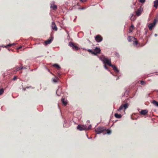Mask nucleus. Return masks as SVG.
Masks as SVG:
<instances>
[{
  "instance_id": "nucleus-1",
  "label": "nucleus",
  "mask_w": 158,
  "mask_h": 158,
  "mask_svg": "<svg viewBox=\"0 0 158 158\" xmlns=\"http://www.w3.org/2000/svg\"><path fill=\"white\" fill-rule=\"evenodd\" d=\"M103 62L105 64H107L110 66L112 67L115 73H118L119 70L116 67L115 65H113L111 64L110 59H109L108 58H106V59H105L104 61Z\"/></svg>"
},
{
  "instance_id": "nucleus-2",
  "label": "nucleus",
  "mask_w": 158,
  "mask_h": 158,
  "mask_svg": "<svg viewBox=\"0 0 158 158\" xmlns=\"http://www.w3.org/2000/svg\"><path fill=\"white\" fill-rule=\"evenodd\" d=\"M106 130L105 127H99L95 129V132L98 134L103 133L104 134Z\"/></svg>"
},
{
  "instance_id": "nucleus-3",
  "label": "nucleus",
  "mask_w": 158,
  "mask_h": 158,
  "mask_svg": "<svg viewBox=\"0 0 158 158\" xmlns=\"http://www.w3.org/2000/svg\"><path fill=\"white\" fill-rule=\"evenodd\" d=\"M128 106L129 105L127 103L125 104H122L118 109V111H120L123 110H125L128 108Z\"/></svg>"
},
{
  "instance_id": "nucleus-4",
  "label": "nucleus",
  "mask_w": 158,
  "mask_h": 158,
  "mask_svg": "<svg viewBox=\"0 0 158 158\" xmlns=\"http://www.w3.org/2000/svg\"><path fill=\"white\" fill-rule=\"evenodd\" d=\"M143 11V8L141 6H140V7L135 11L136 15L137 16H139L141 15Z\"/></svg>"
},
{
  "instance_id": "nucleus-5",
  "label": "nucleus",
  "mask_w": 158,
  "mask_h": 158,
  "mask_svg": "<svg viewBox=\"0 0 158 158\" xmlns=\"http://www.w3.org/2000/svg\"><path fill=\"white\" fill-rule=\"evenodd\" d=\"M101 50L100 48L96 47L94 49V55L95 56H97L98 54L100 53Z\"/></svg>"
},
{
  "instance_id": "nucleus-6",
  "label": "nucleus",
  "mask_w": 158,
  "mask_h": 158,
  "mask_svg": "<svg viewBox=\"0 0 158 158\" xmlns=\"http://www.w3.org/2000/svg\"><path fill=\"white\" fill-rule=\"evenodd\" d=\"M95 39L98 42H101L103 40L102 37L100 35H97L95 37Z\"/></svg>"
},
{
  "instance_id": "nucleus-7",
  "label": "nucleus",
  "mask_w": 158,
  "mask_h": 158,
  "mask_svg": "<svg viewBox=\"0 0 158 158\" xmlns=\"http://www.w3.org/2000/svg\"><path fill=\"white\" fill-rule=\"evenodd\" d=\"M69 45L72 47L73 49H75L76 50H77L79 49L78 47L76 45H75L73 43L70 42L69 43Z\"/></svg>"
},
{
  "instance_id": "nucleus-8",
  "label": "nucleus",
  "mask_w": 158,
  "mask_h": 158,
  "mask_svg": "<svg viewBox=\"0 0 158 158\" xmlns=\"http://www.w3.org/2000/svg\"><path fill=\"white\" fill-rule=\"evenodd\" d=\"M77 128L79 131H81L85 130L86 129V128L83 125H79L77 127Z\"/></svg>"
},
{
  "instance_id": "nucleus-9",
  "label": "nucleus",
  "mask_w": 158,
  "mask_h": 158,
  "mask_svg": "<svg viewBox=\"0 0 158 158\" xmlns=\"http://www.w3.org/2000/svg\"><path fill=\"white\" fill-rule=\"evenodd\" d=\"M52 29L55 31H56L58 30V28L55 24V22H53L52 23L51 25Z\"/></svg>"
},
{
  "instance_id": "nucleus-10",
  "label": "nucleus",
  "mask_w": 158,
  "mask_h": 158,
  "mask_svg": "<svg viewBox=\"0 0 158 158\" xmlns=\"http://www.w3.org/2000/svg\"><path fill=\"white\" fill-rule=\"evenodd\" d=\"M136 40V39L135 37L130 36H128L127 40L128 41L131 42L133 41V40Z\"/></svg>"
},
{
  "instance_id": "nucleus-11",
  "label": "nucleus",
  "mask_w": 158,
  "mask_h": 158,
  "mask_svg": "<svg viewBox=\"0 0 158 158\" xmlns=\"http://www.w3.org/2000/svg\"><path fill=\"white\" fill-rule=\"evenodd\" d=\"M148 111L147 110H142L140 112V113L141 114L143 115H146L148 113Z\"/></svg>"
},
{
  "instance_id": "nucleus-12",
  "label": "nucleus",
  "mask_w": 158,
  "mask_h": 158,
  "mask_svg": "<svg viewBox=\"0 0 158 158\" xmlns=\"http://www.w3.org/2000/svg\"><path fill=\"white\" fill-rule=\"evenodd\" d=\"M52 41V39H50L48 40L45 41L44 43L45 44V45H47V44H50Z\"/></svg>"
},
{
  "instance_id": "nucleus-13",
  "label": "nucleus",
  "mask_w": 158,
  "mask_h": 158,
  "mask_svg": "<svg viewBox=\"0 0 158 158\" xmlns=\"http://www.w3.org/2000/svg\"><path fill=\"white\" fill-rule=\"evenodd\" d=\"M15 44H15L14 43H13V44H9L7 45L6 46H3L2 45V46H1V47H2L3 48L5 47V48H8L9 47H11V46H12L15 45Z\"/></svg>"
},
{
  "instance_id": "nucleus-14",
  "label": "nucleus",
  "mask_w": 158,
  "mask_h": 158,
  "mask_svg": "<svg viewBox=\"0 0 158 158\" xmlns=\"http://www.w3.org/2000/svg\"><path fill=\"white\" fill-rule=\"evenodd\" d=\"M155 24V23H150L148 26L150 30H152L153 28V27L154 26Z\"/></svg>"
},
{
  "instance_id": "nucleus-15",
  "label": "nucleus",
  "mask_w": 158,
  "mask_h": 158,
  "mask_svg": "<svg viewBox=\"0 0 158 158\" xmlns=\"http://www.w3.org/2000/svg\"><path fill=\"white\" fill-rule=\"evenodd\" d=\"M23 67L22 66H17L15 68V71H18L21 69H23Z\"/></svg>"
},
{
  "instance_id": "nucleus-16",
  "label": "nucleus",
  "mask_w": 158,
  "mask_h": 158,
  "mask_svg": "<svg viewBox=\"0 0 158 158\" xmlns=\"http://www.w3.org/2000/svg\"><path fill=\"white\" fill-rule=\"evenodd\" d=\"M51 8H52L53 10H55L57 9V6L56 5L53 4L51 5Z\"/></svg>"
},
{
  "instance_id": "nucleus-17",
  "label": "nucleus",
  "mask_w": 158,
  "mask_h": 158,
  "mask_svg": "<svg viewBox=\"0 0 158 158\" xmlns=\"http://www.w3.org/2000/svg\"><path fill=\"white\" fill-rule=\"evenodd\" d=\"M154 6L156 8L157 7V6L158 5V0H156L154 1Z\"/></svg>"
},
{
  "instance_id": "nucleus-18",
  "label": "nucleus",
  "mask_w": 158,
  "mask_h": 158,
  "mask_svg": "<svg viewBox=\"0 0 158 158\" xmlns=\"http://www.w3.org/2000/svg\"><path fill=\"white\" fill-rule=\"evenodd\" d=\"M111 133V131L109 129L106 130H106L104 132V134H106V133L108 134H110Z\"/></svg>"
},
{
  "instance_id": "nucleus-19",
  "label": "nucleus",
  "mask_w": 158,
  "mask_h": 158,
  "mask_svg": "<svg viewBox=\"0 0 158 158\" xmlns=\"http://www.w3.org/2000/svg\"><path fill=\"white\" fill-rule=\"evenodd\" d=\"M100 59L103 62L104 61L105 59H106V58L105 57V56L104 55H102L99 57Z\"/></svg>"
},
{
  "instance_id": "nucleus-20",
  "label": "nucleus",
  "mask_w": 158,
  "mask_h": 158,
  "mask_svg": "<svg viewBox=\"0 0 158 158\" xmlns=\"http://www.w3.org/2000/svg\"><path fill=\"white\" fill-rule=\"evenodd\" d=\"M115 117L117 118H120L122 117V115L120 114H118L117 113H116L114 114Z\"/></svg>"
},
{
  "instance_id": "nucleus-21",
  "label": "nucleus",
  "mask_w": 158,
  "mask_h": 158,
  "mask_svg": "<svg viewBox=\"0 0 158 158\" xmlns=\"http://www.w3.org/2000/svg\"><path fill=\"white\" fill-rule=\"evenodd\" d=\"M53 66L56 67L58 70H60L61 68L59 65L57 64H54Z\"/></svg>"
},
{
  "instance_id": "nucleus-22",
  "label": "nucleus",
  "mask_w": 158,
  "mask_h": 158,
  "mask_svg": "<svg viewBox=\"0 0 158 158\" xmlns=\"http://www.w3.org/2000/svg\"><path fill=\"white\" fill-rule=\"evenodd\" d=\"M61 101L64 106L66 105L67 102L64 98H62L61 99Z\"/></svg>"
},
{
  "instance_id": "nucleus-23",
  "label": "nucleus",
  "mask_w": 158,
  "mask_h": 158,
  "mask_svg": "<svg viewBox=\"0 0 158 158\" xmlns=\"http://www.w3.org/2000/svg\"><path fill=\"white\" fill-rule=\"evenodd\" d=\"M152 103L155 106H158V102L155 100H153Z\"/></svg>"
},
{
  "instance_id": "nucleus-24",
  "label": "nucleus",
  "mask_w": 158,
  "mask_h": 158,
  "mask_svg": "<svg viewBox=\"0 0 158 158\" xmlns=\"http://www.w3.org/2000/svg\"><path fill=\"white\" fill-rule=\"evenodd\" d=\"M134 27L133 25H132L130 27L129 29V32H131L133 31V30L134 29Z\"/></svg>"
},
{
  "instance_id": "nucleus-25",
  "label": "nucleus",
  "mask_w": 158,
  "mask_h": 158,
  "mask_svg": "<svg viewBox=\"0 0 158 158\" xmlns=\"http://www.w3.org/2000/svg\"><path fill=\"white\" fill-rule=\"evenodd\" d=\"M4 89L3 88H1L0 89V95H2L4 91Z\"/></svg>"
},
{
  "instance_id": "nucleus-26",
  "label": "nucleus",
  "mask_w": 158,
  "mask_h": 158,
  "mask_svg": "<svg viewBox=\"0 0 158 158\" xmlns=\"http://www.w3.org/2000/svg\"><path fill=\"white\" fill-rule=\"evenodd\" d=\"M59 80V79L58 78H57L56 79H54L53 80V81L55 83L57 82Z\"/></svg>"
},
{
  "instance_id": "nucleus-27",
  "label": "nucleus",
  "mask_w": 158,
  "mask_h": 158,
  "mask_svg": "<svg viewBox=\"0 0 158 158\" xmlns=\"http://www.w3.org/2000/svg\"><path fill=\"white\" fill-rule=\"evenodd\" d=\"M133 40L134 43L133 44L134 45H137L138 44V41L136 40Z\"/></svg>"
},
{
  "instance_id": "nucleus-28",
  "label": "nucleus",
  "mask_w": 158,
  "mask_h": 158,
  "mask_svg": "<svg viewBox=\"0 0 158 158\" xmlns=\"http://www.w3.org/2000/svg\"><path fill=\"white\" fill-rule=\"evenodd\" d=\"M87 51L88 52L91 53L92 54H94V51L92 50L91 49H88L87 50Z\"/></svg>"
},
{
  "instance_id": "nucleus-29",
  "label": "nucleus",
  "mask_w": 158,
  "mask_h": 158,
  "mask_svg": "<svg viewBox=\"0 0 158 158\" xmlns=\"http://www.w3.org/2000/svg\"><path fill=\"white\" fill-rule=\"evenodd\" d=\"M140 84L142 85H144L145 84V82L144 81H141L140 82Z\"/></svg>"
},
{
  "instance_id": "nucleus-30",
  "label": "nucleus",
  "mask_w": 158,
  "mask_h": 158,
  "mask_svg": "<svg viewBox=\"0 0 158 158\" xmlns=\"http://www.w3.org/2000/svg\"><path fill=\"white\" fill-rule=\"evenodd\" d=\"M140 2L143 3L145 2V0H139Z\"/></svg>"
},
{
  "instance_id": "nucleus-31",
  "label": "nucleus",
  "mask_w": 158,
  "mask_h": 158,
  "mask_svg": "<svg viewBox=\"0 0 158 158\" xmlns=\"http://www.w3.org/2000/svg\"><path fill=\"white\" fill-rule=\"evenodd\" d=\"M17 78V77L16 76H15L14 77L13 79V80H15Z\"/></svg>"
},
{
  "instance_id": "nucleus-32",
  "label": "nucleus",
  "mask_w": 158,
  "mask_h": 158,
  "mask_svg": "<svg viewBox=\"0 0 158 158\" xmlns=\"http://www.w3.org/2000/svg\"><path fill=\"white\" fill-rule=\"evenodd\" d=\"M91 125H89L88 127V129H91Z\"/></svg>"
},
{
  "instance_id": "nucleus-33",
  "label": "nucleus",
  "mask_w": 158,
  "mask_h": 158,
  "mask_svg": "<svg viewBox=\"0 0 158 158\" xmlns=\"http://www.w3.org/2000/svg\"><path fill=\"white\" fill-rule=\"evenodd\" d=\"M104 67L105 68V69H108V68L107 67V66H106V64H105V65H104Z\"/></svg>"
},
{
  "instance_id": "nucleus-34",
  "label": "nucleus",
  "mask_w": 158,
  "mask_h": 158,
  "mask_svg": "<svg viewBox=\"0 0 158 158\" xmlns=\"http://www.w3.org/2000/svg\"><path fill=\"white\" fill-rule=\"evenodd\" d=\"M80 0L83 2H84V1H85L86 0Z\"/></svg>"
},
{
  "instance_id": "nucleus-35",
  "label": "nucleus",
  "mask_w": 158,
  "mask_h": 158,
  "mask_svg": "<svg viewBox=\"0 0 158 158\" xmlns=\"http://www.w3.org/2000/svg\"><path fill=\"white\" fill-rule=\"evenodd\" d=\"M155 36H157V34H155Z\"/></svg>"
},
{
  "instance_id": "nucleus-36",
  "label": "nucleus",
  "mask_w": 158,
  "mask_h": 158,
  "mask_svg": "<svg viewBox=\"0 0 158 158\" xmlns=\"http://www.w3.org/2000/svg\"><path fill=\"white\" fill-rule=\"evenodd\" d=\"M29 87H31V86H30L29 87H27V88H29Z\"/></svg>"
},
{
  "instance_id": "nucleus-37",
  "label": "nucleus",
  "mask_w": 158,
  "mask_h": 158,
  "mask_svg": "<svg viewBox=\"0 0 158 158\" xmlns=\"http://www.w3.org/2000/svg\"><path fill=\"white\" fill-rule=\"evenodd\" d=\"M21 48H22V47H20L19 48V49H21Z\"/></svg>"
},
{
  "instance_id": "nucleus-38",
  "label": "nucleus",
  "mask_w": 158,
  "mask_h": 158,
  "mask_svg": "<svg viewBox=\"0 0 158 158\" xmlns=\"http://www.w3.org/2000/svg\"><path fill=\"white\" fill-rule=\"evenodd\" d=\"M134 16V15H132V16Z\"/></svg>"
},
{
  "instance_id": "nucleus-39",
  "label": "nucleus",
  "mask_w": 158,
  "mask_h": 158,
  "mask_svg": "<svg viewBox=\"0 0 158 158\" xmlns=\"http://www.w3.org/2000/svg\"><path fill=\"white\" fill-rule=\"evenodd\" d=\"M23 68L26 69V68H25V67H23Z\"/></svg>"
}]
</instances>
